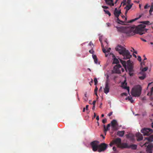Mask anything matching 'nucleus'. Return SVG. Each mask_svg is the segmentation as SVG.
<instances>
[{"instance_id": "nucleus-1", "label": "nucleus", "mask_w": 153, "mask_h": 153, "mask_svg": "<svg viewBox=\"0 0 153 153\" xmlns=\"http://www.w3.org/2000/svg\"><path fill=\"white\" fill-rule=\"evenodd\" d=\"M145 27V25L142 24H140L137 26L134 25L131 26V28H132V29L134 28V30L131 31V35H134L135 33H138L140 35H142L144 33L148 30L146 29Z\"/></svg>"}, {"instance_id": "nucleus-2", "label": "nucleus", "mask_w": 153, "mask_h": 153, "mask_svg": "<svg viewBox=\"0 0 153 153\" xmlns=\"http://www.w3.org/2000/svg\"><path fill=\"white\" fill-rule=\"evenodd\" d=\"M116 28L118 32L126 33L128 35H131V31L134 30V28L132 29L131 28V26L128 27L126 26L125 27H115Z\"/></svg>"}, {"instance_id": "nucleus-3", "label": "nucleus", "mask_w": 153, "mask_h": 153, "mask_svg": "<svg viewBox=\"0 0 153 153\" xmlns=\"http://www.w3.org/2000/svg\"><path fill=\"white\" fill-rule=\"evenodd\" d=\"M142 89L140 85L135 86L132 89L131 94L133 97H139L141 94Z\"/></svg>"}, {"instance_id": "nucleus-4", "label": "nucleus", "mask_w": 153, "mask_h": 153, "mask_svg": "<svg viewBox=\"0 0 153 153\" xmlns=\"http://www.w3.org/2000/svg\"><path fill=\"white\" fill-rule=\"evenodd\" d=\"M90 145L93 151L96 152L97 151L98 152L99 146V141L97 140L93 141L90 143Z\"/></svg>"}, {"instance_id": "nucleus-5", "label": "nucleus", "mask_w": 153, "mask_h": 153, "mask_svg": "<svg viewBox=\"0 0 153 153\" xmlns=\"http://www.w3.org/2000/svg\"><path fill=\"white\" fill-rule=\"evenodd\" d=\"M127 70L128 71L129 74L130 76H132L133 75V72L134 71L133 69V67L131 63L130 60H128L127 62Z\"/></svg>"}, {"instance_id": "nucleus-6", "label": "nucleus", "mask_w": 153, "mask_h": 153, "mask_svg": "<svg viewBox=\"0 0 153 153\" xmlns=\"http://www.w3.org/2000/svg\"><path fill=\"white\" fill-rule=\"evenodd\" d=\"M123 56V59H130L131 57V55L130 54V53L129 51L126 49L121 54Z\"/></svg>"}, {"instance_id": "nucleus-7", "label": "nucleus", "mask_w": 153, "mask_h": 153, "mask_svg": "<svg viewBox=\"0 0 153 153\" xmlns=\"http://www.w3.org/2000/svg\"><path fill=\"white\" fill-rule=\"evenodd\" d=\"M144 136H149L153 133V130L150 128H144L141 130Z\"/></svg>"}, {"instance_id": "nucleus-8", "label": "nucleus", "mask_w": 153, "mask_h": 153, "mask_svg": "<svg viewBox=\"0 0 153 153\" xmlns=\"http://www.w3.org/2000/svg\"><path fill=\"white\" fill-rule=\"evenodd\" d=\"M108 145L104 143H102L99 144L98 152H102L104 151L108 147Z\"/></svg>"}, {"instance_id": "nucleus-9", "label": "nucleus", "mask_w": 153, "mask_h": 153, "mask_svg": "<svg viewBox=\"0 0 153 153\" xmlns=\"http://www.w3.org/2000/svg\"><path fill=\"white\" fill-rule=\"evenodd\" d=\"M120 68H121L120 65L119 64L117 65L114 67L113 72L117 74H120Z\"/></svg>"}, {"instance_id": "nucleus-10", "label": "nucleus", "mask_w": 153, "mask_h": 153, "mask_svg": "<svg viewBox=\"0 0 153 153\" xmlns=\"http://www.w3.org/2000/svg\"><path fill=\"white\" fill-rule=\"evenodd\" d=\"M126 49L125 48L119 45H118L115 48L116 51H118L120 55Z\"/></svg>"}, {"instance_id": "nucleus-11", "label": "nucleus", "mask_w": 153, "mask_h": 153, "mask_svg": "<svg viewBox=\"0 0 153 153\" xmlns=\"http://www.w3.org/2000/svg\"><path fill=\"white\" fill-rule=\"evenodd\" d=\"M109 84V82L108 80H107L105 82V85L104 88V92L106 94H107L109 91L110 87Z\"/></svg>"}, {"instance_id": "nucleus-12", "label": "nucleus", "mask_w": 153, "mask_h": 153, "mask_svg": "<svg viewBox=\"0 0 153 153\" xmlns=\"http://www.w3.org/2000/svg\"><path fill=\"white\" fill-rule=\"evenodd\" d=\"M102 48L103 52L105 53V57H108V55L109 56H111V55H110V54L111 53H109L110 52V50H111L110 48H108L107 50H106L104 48L103 45H102Z\"/></svg>"}, {"instance_id": "nucleus-13", "label": "nucleus", "mask_w": 153, "mask_h": 153, "mask_svg": "<svg viewBox=\"0 0 153 153\" xmlns=\"http://www.w3.org/2000/svg\"><path fill=\"white\" fill-rule=\"evenodd\" d=\"M111 126L112 127L113 129L115 130L117 129V126H118L117 122L116 120H114L111 122Z\"/></svg>"}, {"instance_id": "nucleus-14", "label": "nucleus", "mask_w": 153, "mask_h": 153, "mask_svg": "<svg viewBox=\"0 0 153 153\" xmlns=\"http://www.w3.org/2000/svg\"><path fill=\"white\" fill-rule=\"evenodd\" d=\"M114 144L117 145V147L119 148L121 144V140L120 138H117L113 140Z\"/></svg>"}, {"instance_id": "nucleus-15", "label": "nucleus", "mask_w": 153, "mask_h": 153, "mask_svg": "<svg viewBox=\"0 0 153 153\" xmlns=\"http://www.w3.org/2000/svg\"><path fill=\"white\" fill-rule=\"evenodd\" d=\"M114 13L115 17H119V15L121 13V12L120 10H118L116 8H115Z\"/></svg>"}, {"instance_id": "nucleus-16", "label": "nucleus", "mask_w": 153, "mask_h": 153, "mask_svg": "<svg viewBox=\"0 0 153 153\" xmlns=\"http://www.w3.org/2000/svg\"><path fill=\"white\" fill-rule=\"evenodd\" d=\"M127 83L126 82V81H124L122 83L121 87L123 89H126L128 90V92H129V87H127L126 86Z\"/></svg>"}, {"instance_id": "nucleus-17", "label": "nucleus", "mask_w": 153, "mask_h": 153, "mask_svg": "<svg viewBox=\"0 0 153 153\" xmlns=\"http://www.w3.org/2000/svg\"><path fill=\"white\" fill-rule=\"evenodd\" d=\"M119 148H129L130 147H129V146H128V144L126 143H121L120 144V146H119Z\"/></svg>"}, {"instance_id": "nucleus-18", "label": "nucleus", "mask_w": 153, "mask_h": 153, "mask_svg": "<svg viewBox=\"0 0 153 153\" xmlns=\"http://www.w3.org/2000/svg\"><path fill=\"white\" fill-rule=\"evenodd\" d=\"M110 55H111L114 59L113 62V64H117L119 63V61L118 60L115 58V56L113 53H110Z\"/></svg>"}, {"instance_id": "nucleus-19", "label": "nucleus", "mask_w": 153, "mask_h": 153, "mask_svg": "<svg viewBox=\"0 0 153 153\" xmlns=\"http://www.w3.org/2000/svg\"><path fill=\"white\" fill-rule=\"evenodd\" d=\"M106 3L111 6L114 5L113 0H105Z\"/></svg>"}, {"instance_id": "nucleus-20", "label": "nucleus", "mask_w": 153, "mask_h": 153, "mask_svg": "<svg viewBox=\"0 0 153 153\" xmlns=\"http://www.w3.org/2000/svg\"><path fill=\"white\" fill-rule=\"evenodd\" d=\"M139 74L142 75L141 76H139V78L141 80H143L144 79L146 76V75L144 72H140Z\"/></svg>"}, {"instance_id": "nucleus-21", "label": "nucleus", "mask_w": 153, "mask_h": 153, "mask_svg": "<svg viewBox=\"0 0 153 153\" xmlns=\"http://www.w3.org/2000/svg\"><path fill=\"white\" fill-rule=\"evenodd\" d=\"M136 137L137 138V140L138 141H140V140H141L143 139V137L142 135L141 134H140L139 133L136 134Z\"/></svg>"}, {"instance_id": "nucleus-22", "label": "nucleus", "mask_w": 153, "mask_h": 153, "mask_svg": "<svg viewBox=\"0 0 153 153\" xmlns=\"http://www.w3.org/2000/svg\"><path fill=\"white\" fill-rule=\"evenodd\" d=\"M125 131H118L117 133V135L120 137H122L124 134Z\"/></svg>"}, {"instance_id": "nucleus-23", "label": "nucleus", "mask_w": 153, "mask_h": 153, "mask_svg": "<svg viewBox=\"0 0 153 153\" xmlns=\"http://www.w3.org/2000/svg\"><path fill=\"white\" fill-rule=\"evenodd\" d=\"M111 126V124H108L107 125L106 127H105V125H104V131L105 132H106L109 129V127Z\"/></svg>"}, {"instance_id": "nucleus-24", "label": "nucleus", "mask_w": 153, "mask_h": 153, "mask_svg": "<svg viewBox=\"0 0 153 153\" xmlns=\"http://www.w3.org/2000/svg\"><path fill=\"white\" fill-rule=\"evenodd\" d=\"M145 139L147 140L149 142H152L153 141V136L152 135L149 137H146Z\"/></svg>"}, {"instance_id": "nucleus-25", "label": "nucleus", "mask_w": 153, "mask_h": 153, "mask_svg": "<svg viewBox=\"0 0 153 153\" xmlns=\"http://www.w3.org/2000/svg\"><path fill=\"white\" fill-rule=\"evenodd\" d=\"M120 62L122 64L123 66L125 68L126 70V62L125 61H123L122 59H120Z\"/></svg>"}, {"instance_id": "nucleus-26", "label": "nucleus", "mask_w": 153, "mask_h": 153, "mask_svg": "<svg viewBox=\"0 0 153 153\" xmlns=\"http://www.w3.org/2000/svg\"><path fill=\"white\" fill-rule=\"evenodd\" d=\"M117 18L116 22L119 24L124 25V22L120 20L119 18L118 17H116Z\"/></svg>"}, {"instance_id": "nucleus-27", "label": "nucleus", "mask_w": 153, "mask_h": 153, "mask_svg": "<svg viewBox=\"0 0 153 153\" xmlns=\"http://www.w3.org/2000/svg\"><path fill=\"white\" fill-rule=\"evenodd\" d=\"M132 4H128L126 5V6L125 7V9H126V10H128L131 8Z\"/></svg>"}, {"instance_id": "nucleus-28", "label": "nucleus", "mask_w": 153, "mask_h": 153, "mask_svg": "<svg viewBox=\"0 0 153 153\" xmlns=\"http://www.w3.org/2000/svg\"><path fill=\"white\" fill-rule=\"evenodd\" d=\"M130 148H131L133 149H136L137 148V145L135 144H131L129 146Z\"/></svg>"}, {"instance_id": "nucleus-29", "label": "nucleus", "mask_w": 153, "mask_h": 153, "mask_svg": "<svg viewBox=\"0 0 153 153\" xmlns=\"http://www.w3.org/2000/svg\"><path fill=\"white\" fill-rule=\"evenodd\" d=\"M141 23L142 24L145 25H149L151 24L150 22L148 21H143L141 22Z\"/></svg>"}, {"instance_id": "nucleus-30", "label": "nucleus", "mask_w": 153, "mask_h": 153, "mask_svg": "<svg viewBox=\"0 0 153 153\" xmlns=\"http://www.w3.org/2000/svg\"><path fill=\"white\" fill-rule=\"evenodd\" d=\"M153 92V87L151 88L150 91L147 94V95L151 96L152 95Z\"/></svg>"}, {"instance_id": "nucleus-31", "label": "nucleus", "mask_w": 153, "mask_h": 153, "mask_svg": "<svg viewBox=\"0 0 153 153\" xmlns=\"http://www.w3.org/2000/svg\"><path fill=\"white\" fill-rule=\"evenodd\" d=\"M148 69V68L147 67H145L143 68L142 69V67L140 68V70H141V72H144L146 71Z\"/></svg>"}, {"instance_id": "nucleus-32", "label": "nucleus", "mask_w": 153, "mask_h": 153, "mask_svg": "<svg viewBox=\"0 0 153 153\" xmlns=\"http://www.w3.org/2000/svg\"><path fill=\"white\" fill-rule=\"evenodd\" d=\"M149 145L147 147V149H146V151L148 153H152V152L151 149L150 148H149Z\"/></svg>"}, {"instance_id": "nucleus-33", "label": "nucleus", "mask_w": 153, "mask_h": 153, "mask_svg": "<svg viewBox=\"0 0 153 153\" xmlns=\"http://www.w3.org/2000/svg\"><path fill=\"white\" fill-rule=\"evenodd\" d=\"M126 136L127 138H130L131 139H132L133 138L132 135L130 134L126 135Z\"/></svg>"}, {"instance_id": "nucleus-34", "label": "nucleus", "mask_w": 153, "mask_h": 153, "mask_svg": "<svg viewBox=\"0 0 153 153\" xmlns=\"http://www.w3.org/2000/svg\"><path fill=\"white\" fill-rule=\"evenodd\" d=\"M104 11L105 13V14H108L109 16H111V13L108 10H103Z\"/></svg>"}, {"instance_id": "nucleus-35", "label": "nucleus", "mask_w": 153, "mask_h": 153, "mask_svg": "<svg viewBox=\"0 0 153 153\" xmlns=\"http://www.w3.org/2000/svg\"><path fill=\"white\" fill-rule=\"evenodd\" d=\"M140 17H139V18H136L134 19H132L131 20H130V21L128 22V23H131L132 22H134L137 19H138L140 18Z\"/></svg>"}, {"instance_id": "nucleus-36", "label": "nucleus", "mask_w": 153, "mask_h": 153, "mask_svg": "<svg viewBox=\"0 0 153 153\" xmlns=\"http://www.w3.org/2000/svg\"><path fill=\"white\" fill-rule=\"evenodd\" d=\"M153 11V3H152V5L150 9L149 10V12L150 14H151L152 12Z\"/></svg>"}, {"instance_id": "nucleus-37", "label": "nucleus", "mask_w": 153, "mask_h": 153, "mask_svg": "<svg viewBox=\"0 0 153 153\" xmlns=\"http://www.w3.org/2000/svg\"><path fill=\"white\" fill-rule=\"evenodd\" d=\"M94 85H96L98 83V81L97 79L96 78H95L94 79Z\"/></svg>"}, {"instance_id": "nucleus-38", "label": "nucleus", "mask_w": 153, "mask_h": 153, "mask_svg": "<svg viewBox=\"0 0 153 153\" xmlns=\"http://www.w3.org/2000/svg\"><path fill=\"white\" fill-rule=\"evenodd\" d=\"M128 99L132 103H133L134 102V100L132 99V97H128Z\"/></svg>"}, {"instance_id": "nucleus-39", "label": "nucleus", "mask_w": 153, "mask_h": 153, "mask_svg": "<svg viewBox=\"0 0 153 153\" xmlns=\"http://www.w3.org/2000/svg\"><path fill=\"white\" fill-rule=\"evenodd\" d=\"M98 90V88L97 86H96L95 89H94V92L95 94L97 95V92Z\"/></svg>"}, {"instance_id": "nucleus-40", "label": "nucleus", "mask_w": 153, "mask_h": 153, "mask_svg": "<svg viewBox=\"0 0 153 153\" xmlns=\"http://www.w3.org/2000/svg\"><path fill=\"white\" fill-rule=\"evenodd\" d=\"M122 18L123 19H124V22H126V20L127 19V18L126 17L124 16H122Z\"/></svg>"}, {"instance_id": "nucleus-41", "label": "nucleus", "mask_w": 153, "mask_h": 153, "mask_svg": "<svg viewBox=\"0 0 153 153\" xmlns=\"http://www.w3.org/2000/svg\"><path fill=\"white\" fill-rule=\"evenodd\" d=\"M107 122V119L106 118H105L102 120V122L103 123H105Z\"/></svg>"}, {"instance_id": "nucleus-42", "label": "nucleus", "mask_w": 153, "mask_h": 153, "mask_svg": "<svg viewBox=\"0 0 153 153\" xmlns=\"http://www.w3.org/2000/svg\"><path fill=\"white\" fill-rule=\"evenodd\" d=\"M114 144V143L113 141V140L110 143L109 145L110 146H112Z\"/></svg>"}, {"instance_id": "nucleus-43", "label": "nucleus", "mask_w": 153, "mask_h": 153, "mask_svg": "<svg viewBox=\"0 0 153 153\" xmlns=\"http://www.w3.org/2000/svg\"><path fill=\"white\" fill-rule=\"evenodd\" d=\"M92 57L94 59H97V56L95 55H93Z\"/></svg>"}, {"instance_id": "nucleus-44", "label": "nucleus", "mask_w": 153, "mask_h": 153, "mask_svg": "<svg viewBox=\"0 0 153 153\" xmlns=\"http://www.w3.org/2000/svg\"><path fill=\"white\" fill-rule=\"evenodd\" d=\"M137 59H138V60L140 62H141V57L140 56H138Z\"/></svg>"}, {"instance_id": "nucleus-45", "label": "nucleus", "mask_w": 153, "mask_h": 153, "mask_svg": "<svg viewBox=\"0 0 153 153\" xmlns=\"http://www.w3.org/2000/svg\"><path fill=\"white\" fill-rule=\"evenodd\" d=\"M127 94L126 93H123L121 94V96H126L127 95Z\"/></svg>"}, {"instance_id": "nucleus-46", "label": "nucleus", "mask_w": 153, "mask_h": 153, "mask_svg": "<svg viewBox=\"0 0 153 153\" xmlns=\"http://www.w3.org/2000/svg\"><path fill=\"white\" fill-rule=\"evenodd\" d=\"M89 52L93 54L94 51L92 49H91L89 51Z\"/></svg>"}, {"instance_id": "nucleus-47", "label": "nucleus", "mask_w": 153, "mask_h": 153, "mask_svg": "<svg viewBox=\"0 0 153 153\" xmlns=\"http://www.w3.org/2000/svg\"><path fill=\"white\" fill-rule=\"evenodd\" d=\"M107 26L108 27H110L111 26V24H110L109 23H107L106 24Z\"/></svg>"}, {"instance_id": "nucleus-48", "label": "nucleus", "mask_w": 153, "mask_h": 153, "mask_svg": "<svg viewBox=\"0 0 153 153\" xmlns=\"http://www.w3.org/2000/svg\"><path fill=\"white\" fill-rule=\"evenodd\" d=\"M102 7L104 8V9H108V7H107V6H102Z\"/></svg>"}, {"instance_id": "nucleus-49", "label": "nucleus", "mask_w": 153, "mask_h": 153, "mask_svg": "<svg viewBox=\"0 0 153 153\" xmlns=\"http://www.w3.org/2000/svg\"><path fill=\"white\" fill-rule=\"evenodd\" d=\"M113 150L114 151V152H116V150H117V149H116V147H115V146H114L113 147Z\"/></svg>"}, {"instance_id": "nucleus-50", "label": "nucleus", "mask_w": 153, "mask_h": 153, "mask_svg": "<svg viewBox=\"0 0 153 153\" xmlns=\"http://www.w3.org/2000/svg\"><path fill=\"white\" fill-rule=\"evenodd\" d=\"M131 0H127V3L128 4H130L131 2Z\"/></svg>"}, {"instance_id": "nucleus-51", "label": "nucleus", "mask_w": 153, "mask_h": 153, "mask_svg": "<svg viewBox=\"0 0 153 153\" xmlns=\"http://www.w3.org/2000/svg\"><path fill=\"white\" fill-rule=\"evenodd\" d=\"M112 113H113L112 112H110L108 114V116L109 117L110 116H111L112 115Z\"/></svg>"}, {"instance_id": "nucleus-52", "label": "nucleus", "mask_w": 153, "mask_h": 153, "mask_svg": "<svg viewBox=\"0 0 153 153\" xmlns=\"http://www.w3.org/2000/svg\"><path fill=\"white\" fill-rule=\"evenodd\" d=\"M94 61L95 63L97 64V58L95 59H94Z\"/></svg>"}, {"instance_id": "nucleus-53", "label": "nucleus", "mask_w": 153, "mask_h": 153, "mask_svg": "<svg viewBox=\"0 0 153 153\" xmlns=\"http://www.w3.org/2000/svg\"><path fill=\"white\" fill-rule=\"evenodd\" d=\"M88 105H87L86 106V110H88Z\"/></svg>"}, {"instance_id": "nucleus-54", "label": "nucleus", "mask_w": 153, "mask_h": 153, "mask_svg": "<svg viewBox=\"0 0 153 153\" xmlns=\"http://www.w3.org/2000/svg\"><path fill=\"white\" fill-rule=\"evenodd\" d=\"M126 0H123V5H125L126 4Z\"/></svg>"}, {"instance_id": "nucleus-55", "label": "nucleus", "mask_w": 153, "mask_h": 153, "mask_svg": "<svg viewBox=\"0 0 153 153\" xmlns=\"http://www.w3.org/2000/svg\"><path fill=\"white\" fill-rule=\"evenodd\" d=\"M96 101L95 100H94L93 101V105H95L96 104Z\"/></svg>"}, {"instance_id": "nucleus-56", "label": "nucleus", "mask_w": 153, "mask_h": 153, "mask_svg": "<svg viewBox=\"0 0 153 153\" xmlns=\"http://www.w3.org/2000/svg\"><path fill=\"white\" fill-rule=\"evenodd\" d=\"M140 39H141V40L144 41V42H146V40L145 39H143L142 38H140Z\"/></svg>"}, {"instance_id": "nucleus-57", "label": "nucleus", "mask_w": 153, "mask_h": 153, "mask_svg": "<svg viewBox=\"0 0 153 153\" xmlns=\"http://www.w3.org/2000/svg\"><path fill=\"white\" fill-rule=\"evenodd\" d=\"M84 99L85 101H87L88 100L87 97H85L84 98Z\"/></svg>"}, {"instance_id": "nucleus-58", "label": "nucleus", "mask_w": 153, "mask_h": 153, "mask_svg": "<svg viewBox=\"0 0 153 153\" xmlns=\"http://www.w3.org/2000/svg\"><path fill=\"white\" fill-rule=\"evenodd\" d=\"M93 80L92 79H91V81L89 82V84H90V85H91V83H93Z\"/></svg>"}, {"instance_id": "nucleus-59", "label": "nucleus", "mask_w": 153, "mask_h": 153, "mask_svg": "<svg viewBox=\"0 0 153 153\" xmlns=\"http://www.w3.org/2000/svg\"><path fill=\"white\" fill-rule=\"evenodd\" d=\"M89 45L91 46V45H93V44L91 42H90L89 43Z\"/></svg>"}, {"instance_id": "nucleus-60", "label": "nucleus", "mask_w": 153, "mask_h": 153, "mask_svg": "<svg viewBox=\"0 0 153 153\" xmlns=\"http://www.w3.org/2000/svg\"><path fill=\"white\" fill-rule=\"evenodd\" d=\"M96 119L97 120H99V117L98 116H97L96 117Z\"/></svg>"}, {"instance_id": "nucleus-61", "label": "nucleus", "mask_w": 153, "mask_h": 153, "mask_svg": "<svg viewBox=\"0 0 153 153\" xmlns=\"http://www.w3.org/2000/svg\"><path fill=\"white\" fill-rule=\"evenodd\" d=\"M95 105H93V107L92 108V109L94 110L95 108Z\"/></svg>"}, {"instance_id": "nucleus-62", "label": "nucleus", "mask_w": 153, "mask_h": 153, "mask_svg": "<svg viewBox=\"0 0 153 153\" xmlns=\"http://www.w3.org/2000/svg\"><path fill=\"white\" fill-rule=\"evenodd\" d=\"M121 70L123 72L124 71V69L123 68H122V67L121 66V68H120V70Z\"/></svg>"}, {"instance_id": "nucleus-63", "label": "nucleus", "mask_w": 153, "mask_h": 153, "mask_svg": "<svg viewBox=\"0 0 153 153\" xmlns=\"http://www.w3.org/2000/svg\"><path fill=\"white\" fill-rule=\"evenodd\" d=\"M147 7H148L147 5H146L144 6V8L145 9H147Z\"/></svg>"}, {"instance_id": "nucleus-64", "label": "nucleus", "mask_w": 153, "mask_h": 153, "mask_svg": "<svg viewBox=\"0 0 153 153\" xmlns=\"http://www.w3.org/2000/svg\"><path fill=\"white\" fill-rule=\"evenodd\" d=\"M102 86H101L100 87V89L99 90V91H101V90H102Z\"/></svg>"}]
</instances>
